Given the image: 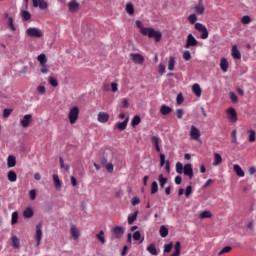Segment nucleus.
<instances>
[{
	"label": "nucleus",
	"instance_id": "obj_1",
	"mask_svg": "<svg viewBox=\"0 0 256 256\" xmlns=\"http://www.w3.org/2000/svg\"><path fill=\"white\" fill-rule=\"evenodd\" d=\"M135 24L136 27L140 29L141 35H144V37H148L149 39H155L156 43H159V41H161L163 37L161 31H156L151 27H144L143 22H141L140 20H137Z\"/></svg>",
	"mask_w": 256,
	"mask_h": 256
},
{
	"label": "nucleus",
	"instance_id": "obj_2",
	"mask_svg": "<svg viewBox=\"0 0 256 256\" xmlns=\"http://www.w3.org/2000/svg\"><path fill=\"white\" fill-rule=\"evenodd\" d=\"M194 28L198 33H201L200 39H209V30H207V26L197 22L195 23Z\"/></svg>",
	"mask_w": 256,
	"mask_h": 256
},
{
	"label": "nucleus",
	"instance_id": "obj_3",
	"mask_svg": "<svg viewBox=\"0 0 256 256\" xmlns=\"http://www.w3.org/2000/svg\"><path fill=\"white\" fill-rule=\"evenodd\" d=\"M68 119L71 125H75V123H77V119H79V107L74 106L70 109Z\"/></svg>",
	"mask_w": 256,
	"mask_h": 256
},
{
	"label": "nucleus",
	"instance_id": "obj_4",
	"mask_svg": "<svg viewBox=\"0 0 256 256\" xmlns=\"http://www.w3.org/2000/svg\"><path fill=\"white\" fill-rule=\"evenodd\" d=\"M34 237L36 239V247H39L43 239V223L40 222L36 225V232Z\"/></svg>",
	"mask_w": 256,
	"mask_h": 256
},
{
	"label": "nucleus",
	"instance_id": "obj_5",
	"mask_svg": "<svg viewBox=\"0 0 256 256\" xmlns=\"http://www.w3.org/2000/svg\"><path fill=\"white\" fill-rule=\"evenodd\" d=\"M26 35H28V37L41 38L43 37V31L39 28L30 27L26 30Z\"/></svg>",
	"mask_w": 256,
	"mask_h": 256
},
{
	"label": "nucleus",
	"instance_id": "obj_6",
	"mask_svg": "<svg viewBox=\"0 0 256 256\" xmlns=\"http://www.w3.org/2000/svg\"><path fill=\"white\" fill-rule=\"evenodd\" d=\"M199 41L193 36V34H188L185 44V49H190V47H197Z\"/></svg>",
	"mask_w": 256,
	"mask_h": 256
},
{
	"label": "nucleus",
	"instance_id": "obj_7",
	"mask_svg": "<svg viewBox=\"0 0 256 256\" xmlns=\"http://www.w3.org/2000/svg\"><path fill=\"white\" fill-rule=\"evenodd\" d=\"M226 115L230 123H237V110H235V108L230 107L228 110H226Z\"/></svg>",
	"mask_w": 256,
	"mask_h": 256
},
{
	"label": "nucleus",
	"instance_id": "obj_8",
	"mask_svg": "<svg viewBox=\"0 0 256 256\" xmlns=\"http://www.w3.org/2000/svg\"><path fill=\"white\" fill-rule=\"evenodd\" d=\"M33 122V115L32 114H25L23 118L20 120V125L24 128L27 129L29 125Z\"/></svg>",
	"mask_w": 256,
	"mask_h": 256
},
{
	"label": "nucleus",
	"instance_id": "obj_9",
	"mask_svg": "<svg viewBox=\"0 0 256 256\" xmlns=\"http://www.w3.org/2000/svg\"><path fill=\"white\" fill-rule=\"evenodd\" d=\"M130 57L136 65H142V63H145V57L141 54L130 53Z\"/></svg>",
	"mask_w": 256,
	"mask_h": 256
},
{
	"label": "nucleus",
	"instance_id": "obj_10",
	"mask_svg": "<svg viewBox=\"0 0 256 256\" xmlns=\"http://www.w3.org/2000/svg\"><path fill=\"white\" fill-rule=\"evenodd\" d=\"M190 137L191 139H194V141H199V139H201V131L192 125L190 130Z\"/></svg>",
	"mask_w": 256,
	"mask_h": 256
},
{
	"label": "nucleus",
	"instance_id": "obj_11",
	"mask_svg": "<svg viewBox=\"0 0 256 256\" xmlns=\"http://www.w3.org/2000/svg\"><path fill=\"white\" fill-rule=\"evenodd\" d=\"M186 177H189V179H193V165L188 163L184 165L183 172Z\"/></svg>",
	"mask_w": 256,
	"mask_h": 256
},
{
	"label": "nucleus",
	"instance_id": "obj_12",
	"mask_svg": "<svg viewBox=\"0 0 256 256\" xmlns=\"http://www.w3.org/2000/svg\"><path fill=\"white\" fill-rule=\"evenodd\" d=\"M196 15H203L205 13V6L203 5V0H199L198 4L193 7Z\"/></svg>",
	"mask_w": 256,
	"mask_h": 256
},
{
	"label": "nucleus",
	"instance_id": "obj_13",
	"mask_svg": "<svg viewBox=\"0 0 256 256\" xmlns=\"http://www.w3.org/2000/svg\"><path fill=\"white\" fill-rule=\"evenodd\" d=\"M79 3L76 0H71L68 3V9L70 11V13H77V11L79 10Z\"/></svg>",
	"mask_w": 256,
	"mask_h": 256
},
{
	"label": "nucleus",
	"instance_id": "obj_14",
	"mask_svg": "<svg viewBox=\"0 0 256 256\" xmlns=\"http://www.w3.org/2000/svg\"><path fill=\"white\" fill-rule=\"evenodd\" d=\"M70 235L74 239V241H77V239L81 237V232L79 231V229H77L75 225H71Z\"/></svg>",
	"mask_w": 256,
	"mask_h": 256
},
{
	"label": "nucleus",
	"instance_id": "obj_15",
	"mask_svg": "<svg viewBox=\"0 0 256 256\" xmlns=\"http://www.w3.org/2000/svg\"><path fill=\"white\" fill-rule=\"evenodd\" d=\"M124 233H125V229H123V227H121V226H115L113 228V234L116 239H121V237H123Z\"/></svg>",
	"mask_w": 256,
	"mask_h": 256
},
{
	"label": "nucleus",
	"instance_id": "obj_16",
	"mask_svg": "<svg viewBox=\"0 0 256 256\" xmlns=\"http://www.w3.org/2000/svg\"><path fill=\"white\" fill-rule=\"evenodd\" d=\"M33 7H39V9L45 10L49 5L45 0H33Z\"/></svg>",
	"mask_w": 256,
	"mask_h": 256
},
{
	"label": "nucleus",
	"instance_id": "obj_17",
	"mask_svg": "<svg viewBox=\"0 0 256 256\" xmlns=\"http://www.w3.org/2000/svg\"><path fill=\"white\" fill-rule=\"evenodd\" d=\"M151 143L154 145L157 153H161V147L159 146V143H161V138L157 136H152Z\"/></svg>",
	"mask_w": 256,
	"mask_h": 256
},
{
	"label": "nucleus",
	"instance_id": "obj_18",
	"mask_svg": "<svg viewBox=\"0 0 256 256\" xmlns=\"http://www.w3.org/2000/svg\"><path fill=\"white\" fill-rule=\"evenodd\" d=\"M98 121L99 123H107L109 121V114L107 112L98 113Z\"/></svg>",
	"mask_w": 256,
	"mask_h": 256
},
{
	"label": "nucleus",
	"instance_id": "obj_19",
	"mask_svg": "<svg viewBox=\"0 0 256 256\" xmlns=\"http://www.w3.org/2000/svg\"><path fill=\"white\" fill-rule=\"evenodd\" d=\"M220 69L224 72L227 73L229 69V62L227 61V58H222L220 61Z\"/></svg>",
	"mask_w": 256,
	"mask_h": 256
},
{
	"label": "nucleus",
	"instance_id": "obj_20",
	"mask_svg": "<svg viewBox=\"0 0 256 256\" xmlns=\"http://www.w3.org/2000/svg\"><path fill=\"white\" fill-rule=\"evenodd\" d=\"M11 241H12V247L14 249H19V247H21V241L19 240V237L13 235L11 237Z\"/></svg>",
	"mask_w": 256,
	"mask_h": 256
},
{
	"label": "nucleus",
	"instance_id": "obj_21",
	"mask_svg": "<svg viewBox=\"0 0 256 256\" xmlns=\"http://www.w3.org/2000/svg\"><path fill=\"white\" fill-rule=\"evenodd\" d=\"M234 172L236 173V175L238 177H245V172L243 171V169L241 168V166H239V164H235L233 166Z\"/></svg>",
	"mask_w": 256,
	"mask_h": 256
},
{
	"label": "nucleus",
	"instance_id": "obj_22",
	"mask_svg": "<svg viewBox=\"0 0 256 256\" xmlns=\"http://www.w3.org/2000/svg\"><path fill=\"white\" fill-rule=\"evenodd\" d=\"M7 165L9 168L15 167L17 165V158L13 155H9L7 159Z\"/></svg>",
	"mask_w": 256,
	"mask_h": 256
},
{
	"label": "nucleus",
	"instance_id": "obj_23",
	"mask_svg": "<svg viewBox=\"0 0 256 256\" xmlns=\"http://www.w3.org/2000/svg\"><path fill=\"white\" fill-rule=\"evenodd\" d=\"M146 251L150 253V255H159L157 248L155 247V243H151L147 248Z\"/></svg>",
	"mask_w": 256,
	"mask_h": 256
},
{
	"label": "nucleus",
	"instance_id": "obj_24",
	"mask_svg": "<svg viewBox=\"0 0 256 256\" xmlns=\"http://www.w3.org/2000/svg\"><path fill=\"white\" fill-rule=\"evenodd\" d=\"M181 255V242L177 241L174 245V253L171 256H179Z\"/></svg>",
	"mask_w": 256,
	"mask_h": 256
},
{
	"label": "nucleus",
	"instance_id": "obj_25",
	"mask_svg": "<svg viewBox=\"0 0 256 256\" xmlns=\"http://www.w3.org/2000/svg\"><path fill=\"white\" fill-rule=\"evenodd\" d=\"M172 111L173 109L165 104L160 107L161 115H169Z\"/></svg>",
	"mask_w": 256,
	"mask_h": 256
},
{
	"label": "nucleus",
	"instance_id": "obj_26",
	"mask_svg": "<svg viewBox=\"0 0 256 256\" xmlns=\"http://www.w3.org/2000/svg\"><path fill=\"white\" fill-rule=\"evenodd\" d=\"M127 123H129V117H127L123 122L117 124V129L119 131H125L127 129Z\"/></svg>",
	"mask_w": 256,
	"mask_h": 256
},
{
	"label": "nucleus",
	"instance_id": "obj_27",
	"mask_svg": "<svg viewBox=\"0 0 256 256\" xmlns=\"http://www.w3.org/2000/svg\"><path fill=\"white\" fill-rule=\"evenodd\" d=\"M232 57L234 59H241V51L237 48V45L232 47Z\"/></svg>",
	"mask_w": 256,
	"mask_h": 256
},
{
	"label": "nucleus",
	"instance_id": "obj_28",
	"mask_svg": "<svg viewBox=\"0 0 256 256\" xmlns=\"http://www.w3.org/2000/svg\"><path fill=\"white\" fill-rule=\"evenodd\" d=\"M37 61L40 63L41 67L47 65V56L45 54H40L37 57Z\"/></svg>",
	"mask_w": 256,
	"mask_h": 256
},
{
	"label": "nucleus",
	"instance_id": "obj_29",
	"mask_svg": "<svg viewBox=\"0 0 256 256\" xmlns=\"http://www.w3.org/2000/svg\"><path fill=\"white\" fill-rule=\"evenodd\" d=\"M177 61L175 60L174 56H170L169 61H168V70L173 71L175 69Z\"/></svg>",
	"mask_w": 256,
	"mask_h": 256
},
{
	"label": "nucleus",
	"instance_id": "obj_30",
	"mask_svg": "<svg viewBox=\"0 0 256 256\" xmlns=\"http://www.w3.org/2000/svg\"><path fill=\"white\" fill-rule=\"evenodd\" d=\"M8 180H10L11 183H15V181H17V173L13 170H10L8 172Z\"/></svg>",
	"mask_w": 256,
	"mask_h": 256
},
{
	"label": "nucleus",
	"instance_id": "obj_31",
	"mask_svg": "<svg viewBox=\"0 0 256 256\" xmlns=\"http://www.w3.org/2000/svg\"><path fill=\"white\" fill-rule=\"evenodd\" d=\"M192 91L196 97H201V86L199 84H194L192 86Z\"/></svg>",
	"mask_w": 256,
	"mask_h": 256
},
{
	"label": "nucleus",
	"instance_id": "obj_32",
	"mask_svg": "<svg viewBox=\"0 0 256 256\" xmlns=\"http://www.w3.org/2000/svg\"><path fill=\"white\" fill-rule=\"evenodd\" d=\"M222 161H223V158L221 157V154L215 153V154H214V162H213V165H214V166L221 165Z\"/></svg>",
	"mask_w": 256,
	"mask_h": 256
},
{
	"label": "nucleus",
	"instance_id": "obj_33",
	"mask_svg": "<svg viewBox=\"0 0 256 256\" xmlns=\"http://www.w3.org/2000/svg\"><path fill=\"white\" fill-rule=\"evenodd\" d=\"M159 233H160V237H167V235H169V229L167 227H165V225H162L160 227V230H159Z\"/></svg>",
	"mask_w": 256,
	"mask_h": 256
},
{
	"label": "nucleus",
	"instance_id": "obj_34",
	"mask_svg": "<svg viewBox=\"0 0 256 256\" xmlns=\"http://www.w3.org/2000/svg\"><path fill=\"white\" fill-rule=\"evenodd\" d=\"M255 135H256L255 130H248V141L250 143H255V141H256Z\"/></svg>",
	"mask_w": 256,
	"mask_h": 256
},
{
	"label": "nucleus",
	"instance_id": "obj_35",
	"mask_svg": "<svg viewBox=\"0 0 256 256\" xmlns=\"http://www.w3.org/2000/svg\"><path fill=\"white\" fill-rule=\"evenodd\" d=\"M137 215H139V211H136L132 215L128 216V225H133V222L137 221Z\"/></svg>",
	"mask_w": 256,
	"mask_h": 256
},
{
	"label": "nucleus",
	"instance_id": "obj_36",
	"mask_svg": "<svg viewBox=\"0 0 256 256\" xmlns=\"http://www.w3.org/2000/svg\"><path fill=\"white\" fill-rule=\"evenodd\" d=\"M158 181H159V183H160L161 189H165V185L167 184V178H165V177L163 176V174H160V175L158 176Z\"/></svg>",
	"mask_w": 256,
	"mask_h": 256
},
{
	"label": "nucleus",
	"instance_id": "obj_37",
	"mask_svg": "<svg viewBox=\"0 0 256 256\" xmlns=\"http://www.w3.org/2000/svg\"><path fill=\"white\" fill-rule=\"evenodd\" d=\"M53 181H54V186L56 189H61V180L59 179V175L54 174L53 175Z\"/></svg>",
	"mask_w": 256,
	"mask_h": 256
},
{
	"label": "nucleus",
	"instance_id": "obj_38",
	"mask_svg": "<svg viewBox=\"0 0 256 256\" xmlns=\"http://www.w3.org/2000/svg\"><path fill=\"white\" fill-rule=\"evenodd\" d=\"M211 217H213V214L209 210H205L200 214V219H211Z\"/></svg>",
	"mask_w": 256,
	"mask_h": 256
},
{
	"label": "nucleus",
	"instance_id": "obj_39",
	"mask_svg": "<svg viewBox=\"0 0 256 256\" xmlns=\"http://www.w3.org/2000/svg\"><path fill=\"white\" fill-rule=\"evenodd\" d=\"M23 216L26 218V219H31V217H33V209L31 208H26L23 212Z\"/></svg>",
	"mask_w": 256,
	"mask_h": 256
},
{
	"label": "nucleus",
	"instance_id": "obj_40",
	"mask_svg": "<svg viewBox=\"0 0 256 256\" xmlns=\"http://www.w3.org/2000/svg\"><path fill=\"white\" fill-rule=\"evenodd\" d=\"M96 238L100 243L105 244V232L101 230L98 234H96Z\"/></svg>",
	"mask_w": 256,
	"mask_h": 256
},
{
	"label": "nucleus",
	"instance_id": "obj_41",
	"mask_svg": "<svg viewBox=\"0 0 256 256\" xmlns=\"http://www.w3.org/2000/svg\"><path fill=\"white\" fill-rule=\"evenodd\" d=\"M159 191V184H157V181H153L151 185V195H155Z\"/></svg>",
	"mask_w": 256,
	"mask_h": 256
},
{
	"label": "nucleus",
	"instance_id": "obj_42",
	"mask_svg": "<svg viewBox=\"0 0 256 256\" xmlns=\"http://www.w3.org/2000/svg\"><path fill=\"white\" fill-rule=\"evenodd\" d=\"M126 13H128V15H133V13H135V8L133 7V4H126Z\"/></svg>",
	"mask_w": 256,
	"mask_h": 256
},
{
	"label": "nucleus",
	"instance_id": "obj_43",
	"mask_svg": "<svg viewBox=\"0 0 256 256\" xmlns=\"http://www.w3.org/2000/svg\"><path fill=\"white\" fill-rule=\"evenodd\" d=\"M249 23H251V16L245 15L241 18L242 25H249Z\"/></svg>",
	"mask_w": 256,
	"mask_h": 256
},
{
	"label": "nucleus",
	"instance_id": "obj_44",
	"mask_svg": "<svg viewBox=\"0 0 256 256\" xmlns=\"http://www.w3.org/2000/svg\"><path fill=\"white\" fill-rule=\"evenodd\" d=\"M141 123V117L139 116H134L131 122L132 127H137Z\"/></svg>",
	"mask_w": 256,
	"mask_h": 256
},
{
	"label": "nucleus",
	"instance_id": "obj_45",
	"mask_svg": "<svg viewBox=\"0 0 256 256\" xmlns=\"http://www.w3.org/2000/svg\"><path fill=\"white\" fill-rule=\"evenodd\" d=\"M60 167L61 169H65V171H69L70 167L68 164H65V161L63 160V157L59 158Z\"/></svg>",
	"mask_w": 256,
	"mask_h": 256
},
{
	"label": "nucleus",
	"instance_id": "obj_46",
	"mask_svg": "<svg viewBox=\"0 0 256 256\" xmlns=\"http://www.w3.org/2000/svg\"><path fill=\"white\" fill-rule=\"evenodd\" d=\"M188 21L191 23V25H195L197 23V15L196 14H190L188 16Z\"/></svg>",
	"mask_w": 256,
	"mask_h": 256
},
{
	"label": "nucleus",
	"instance_id": "obj_47",
	"mask_svg": "<svg viewBox=\"0 0 256 256\" xmlns=\"http://www.w3.org/2000/svg\"><path fill=\"white\" fill-rule=\"evenodd\" d=\"M22 19L23 21H29V19H31V13H29V11H22Z\"/></svg>",
	"mask_w": 256,
	"mask_h": 256
},
{
	"label": "nucleus",
	"instance_id": "obj_48",
	"mask_svg": "<svg viewBox=\"0 0 256 256\" xmlns=\"http://www.w3.org/2000/svg\"><path fill=\"white\" fill-rule=\"evenodd\" d=\"M184 167L183 164L181 162H177L176 163V173H179L181 175V173H183L184 171Z\"/></svg>",
	"mask_w": 256,
	"mask_h": 256
},
{
	"label": "nucleus",
	"instance_id": "obj_49",
	"mask_svg": "<svg viewBox=\"0 0 256 256\" xmlns=\"http://www.w3.org/2000/svg\"><path fill=\"white\" fill-rule=\"evenodd\" d=\"M18 220H19V213L13 212V213H12L11 224H12V225H16V223H17Z\"/></svg>",
	"mask_w": 256,
	"mask_h": 256
},
{
	"label": "nucleus",
	"instance_id": "obj_50",
	"mask_svg": "<svg viewBox=\"0 0 256 256\" xmlns=\"http://www.w3.org/2000/svg\"><path fill=\"white\" fill-rule=\"evenodd\" d=\"M171 249H173V242L164 245V253H171Z\"/></svg>",
	"mask_w": 256,
	"mask_h": 256
},
{
	"label": "nucleus",
	"instance_id": "obj_51",
	"mask_svg": "<svg viewBox=\"0 0 256 256\" xmlns=\"http://www.w3.org/2000/svg\"><path fill=\"white\" fill-rule=\"evenodd\" d=\"M183 59L184 61H191V52L189 50L183 52Z\"/></svg>",
	"mask_w": 256,
	"mask_h": 256
},
{
	"label": "nucleus",
	"instance_id": "obj_52",
	"mask_svg": "<svg viewBox=\"0 0 256 256\" xmlns=\"http://www.w3.org/2000/svg\"><path fill=\"white\" fill-rule=\"evenodd\" d=\"M8 26L10 27L11 31H16L15 25L13 24V17H8Z\"/></svg>",
	"mask_w": 256,
	"mask_h": 256
},
{
	"label": "nucleus",
	"instance_id": "obj_53",
	"mask_svg": "<svg viewBox=\"0 0 256 256\" xmlns=\"http://www.w3.org/2000/svg\"><path fill=\"white\" fill-rule=\"evenodd\" d=\"M49 83L52 87H57L59 85V81H57V79L50 77L49 78Z\"/></svg>",
	"mask_w": 256,
	"mask_h": 256
},
{
	"label": "nucleus",
	"instance_id": "obj_54",
	"mask_svg": "<svg viewBox=\"0 0 256 256\" xmlns=\"http://www.w3.org/2000/svg\"><path fill=\"white\" fill-rule=\"evenodd\" d=\"M183 101H185V99L183 98V94L182 93H179L177 95V98H176V103L177 105H181L183 103Z\"/></svg>",
	"mask_w": 256,
	"mask_h": 256
},
{
	"label": "nucleus",
	"instance_id": "obj_55",
	"mask_svg": "<svg viewBox=\"0 0 256 256\" xmlns=\"http://www.w3.org/2000/svg\"><path fill=\"white\" fill-rule=\"evenodd\" d=\"M29 197H30L31 201H35V199L37 198V191L36 190H30L29 191Z\"/></svg>",
	"mask_w": 256,
	"mask_h": 256
},
{
	"label": "nucleus",
	"instance_id": "obj_56",
	"mask_svg": "<svg viewBox=\"0 0 256 256\" xmlns=\"http://www.w3.org/2000/svg\"><path fill=\"white\" fill-rule=\"evenodd\" d=\"M183 115H185V112L183 111V109H177L176 110L177 119H183Z\"/></svg>",
	"mask_w": 256,
	"mask_h": 256
},
{
	"label": "nucleus",
	"instance_id": "obj_57",
	"mask_svg": "<svg viewBox=\"0 0 256 256\" xmlns=\"http://www.w3.org/2000/svg\"><path fill=\"white\" fill-rule=\"evenodd\" d=\"M231 246H225L219 253L218 255H223L225 253H229L231 251Z\"/></svg>",
	"mask_w": 256,
	"mask_h": 256
},
{
	"label": "nucleus",
	"instance_id": "obj_58",
	"mask_svg": "<svg viewBox=\"0 0 256 256\" xmlns=\"http://www.w3.org/2000/svg\"><path fill=\"white\" fill-rule=\"evenodd\" d=\"M191 193H193V187L191 185L187 186L186 190H185V197H189V195H191Z\"/></svg>",
	"mask_w": 256,
	"mask_h": 256
},
{
	"label": "nucleus",
	"instance_id": "obj_59",
	"mask_svg": "<svg viewBox=\"0 0 256 256\" xmlns=\"http://www.w3.org/2000/svg\"><path fill=\"white\" fill-rule=\"evenodd\" d=\"M230 99L232 103H237L239 98L237 97V94H235L234 92H230Z\"/></svg>",
	"mask_w": 256,
	"mask_h": 256
},
{
	"label": "nucleus",
	"instance_id": "obj_60",
	"mask_svg": "<svg viewBox=\"0 0 256 256\" xmlns=\"http://www.w3.org/2000/svg\"><path fill=\"white\" fill-rule=\"evenodd\" d=\"M139 203H141V199H139L138 197L132 198L131 204L133 205V207H135V205H139Z\"/></svg>",
	"mask_w": 256,
	"mask_h": 256
},
{
	"label": "nucleus",
	"instance_id": "obj_61",
	"mask_svg": "<svg viewBox=\"0 0 256 256\" xmlns=\"http://www.w3.org/2000/svg\"><path fill=\"white\" fill-rule=\"evenodd\" d=\"M11 113H13V110L6 108L3 111V117H5V119H7V117H9V115H11Z\"/></svg>",
	"mask_w": 256,
	"mask_h": 256
},
{
	"label": "nucleus",
	"instance_id": "obj_62",
	"mask_svg": "<svg viewBox=\"0 0 256 256\" xmlns=\"http://www.w3.org/2000/svg\"><path fill=\"white\" fill-rule=\"evenodd\" d=\"M133 239L134 241H139V239H141V232L139 231L134 232Z\"/></svg>",
	"mask_w": 256,
	"mask_h": 256
},
{
	"label": "nucleus",
	"instance_id": "obj_63",
	"mask_svg": "<svg viewBox=\"0 0 256 256\" xmlns=\"http://www.w3.org/2000/svg\"><path fill=\"white\" fill-rule=\"evenodd\" d=\"M165 166V154H160V167Z\"/></svg>",
	"mask_w": 256,
	"mask_h": 256
},
{
	"label": "nucleus",
	"instance_id": "obj_64",
	"mask_svg": "<svg viewBox=\"0 0 256 256\" xmlns=\"http://www.w3.org/2000/svg\"><path fill=\"white\" fill-rule=\"evenodd\" d=\"M106 171H108V173H113V164H106Z\"/></svg>",
	"mask_w": 256,
	"mask_h": 256
}]
</instances>
